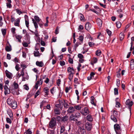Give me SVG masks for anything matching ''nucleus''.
<instances>
[{"mask_svg": "<svg viewBox=\"0 0 134 134\" xmlns=\"http://www.w3.org/2000/svg\"><path fill=\"white\" fill-rule=\"evenodd\" d=\"M114 128L116 134H120L121 130L120 126L118 124H116L114 125Z\"/></svg>", "mask_w": 134, "mask_h": 134, "instance_id": "obj_1", "label": "nucleus"}, {"mask_svg": "<svg viewBox=\"0 0 134 134\" xmlns=\"http://www.w3.org/2000/svg\"><path fill=\"white\" fill-rule=\"evenodd\" d=\"M56 120L55 118L53 117L51 119L49 122L50 127L52 129L56 125Z\"/></svg>", "mask_w": 134, "mask_h": 134, "instance_id": "obj_2", "label": "nucleus"}, {"mask_svg": "<svg viewBox=\"0 0 134 134\" xmlns=\"http://www.w3.org/2000/svg\"><path fill=\"white\" fill-rule=\"evenodd\" d=\"M83 115L86 116L90 113L87 107H85L83 110L80 112Z\"/></svg>", "mask_w": 134, "mask_h": 134, "instance_id": "obj_3", "label": "nucleus"}, {"mask_svg": "<svg viewBox=\"0 0 134 134\" xmlns=\"http://www.w3.org/2000/svg\"><path fill=\"white\" fill-rule=\"evenodd\" d=\"M126 104L128 105H129V108L130 109V113L131 112V106L133 105V102L132 101H130V100L129 99L127 100L125 102Z\"/></svg>", "mask_w": 134, "mask_h": 134, "instance_id": "obj_4", "label": "nucleus"}, {"mask_svg": "<svg viewBox=\"0 0 134 134\" xmlns=\"http://www.w3.org/2000/svg\"><path fill=\"white\" fill-rule=\"evenodd\" d=\"M60 134H63L64 133H65V125L63 124L62 125H60Z\"/></svg>", "mask_w": 134, "mask_h": 134, "instance_id": "obj_5", "label": "nucleus"}, {"mask_svg": "<svg viewBox=\"0 0 134 134\" xmlns=\"http://www.w3.org/2000/svg\"><path fill=\"white\" fill-rule=\"evenodd\" d=\"M92 125L88 122H87L85 124V128L88 131H90L92 129Z\"/></svg>", "mask_w": 134, "mask_h": 134, "instance_id": "obj_6", "label": "nucleus"}, {"mask_svg": "<svg viewBox=\"0 0 134 134\" xmlns=\"http://www.w3.org/2000/svg\"><path fill=\"white\" fill-rule=\"evenodd\" d=\"M25 24L26 27L28 29H29V18L28 16L25 15L24 16Z\"/></svg>", "mask_w": 134, "mask_h": 134, "instance_id": "obj_7", "label": "nucleus"}, {"mask_svg": "<svg viewBox=\"0 0 134 134\" xmlns=\"http://www.w3.org/2000/svg\"><path fill=\"white\" fill-rule=\"evenodd\" d=\"M4 89L5 90L4 94L5 95L7 94H9L10 93V89H9L7 86L5 85L4 86Z\"/></svg>", "mask_w": 134, "mask_h": 134, "instance_id": "obj_8", "label": "nucleus"}, {"mask_svg": "<svg viewBox=\"0 0 134 134\" xmlns=\"http://www.w3.org/2000/svg\"><path fill=\"white\" fill-rule=\"evenodd\" d=\"M20 18L17 19L15 21L14 23V25L16 26L19 27L20 26L19 23H20Z\"/></svg>", "mask_w": 134, "mask_h": 134, "instance_id": "obj_9", "label": "nucleus"}, {"mask_svg": "<svg viewBox=\"0 0 134 134\" xmlns=\"http://www.w3.org/2000/svg\"><path fill=\"white\" fill-rule=\"evenodd\" d=\"M67 71L68 72H70L71 74H74L75 73V70L72 67H69L68 68Z\"/></svg>", "mask_w": 134, "mask_h": 134, "instance_id": "obj_10", "label": "nucleus"}, {"mask_svg": "<svg viewBox=\"0 0 134 134\" xmlns=\"http://www.w3.org/2000/svg\"><path fill=\"white\" fill-rule=\"evenodd\" d=\"M91 27V25L89 22H87L85 24V28L87 30H90Z\"/></svg>", "mask_w": 134, "mask_h": 134, "instance_id": "obj_11", "label": "nucleus"}, {"mask_svg": "<svg viewBox=\"0 0 134 134\" xmlns=\"http://www.w3.org/2000/svg\"><path fill=\"white\" fill-rule=\"evenodd\" d=\"M10 106H11L13 109H16L17 106L16 102L15 100H14V102L11 105H10Z\"/></svg>", "mask_w": 134, "mask_h": 134, "instance_id": "obj_12", "label": "nucleus"}, {"mask_svg": "<svg viewBox=\"0 0 134 134\" xmlns=\"http://www.w3.org/2000/svg\"><path fill=\"white\" fill-rule=\"evenodd\" d=\"M75 110L74 108L73 107H70L67 110L68 113H71L73 112Z\"/></svg>", "mask_w": 134, "mask_h": 134, "instance_id": "obj_13", "label": "nucleus"}, {"mask_svg": "<svg viewBox=\"0 0 134 134\" xmlns=\"http://www.w3.org/2000/svg\"><path fill=\"white\" fill-rule=\"evenodd\" d=\"M96 21L98 25L99 26L101 27L102 24V20L100 18H98L97 19Z\"/></svg>", "mask_w": 134, "mask_h": 134, "instance_id": "obj_14", "label": "nucleus"}, {"mask_svg": "<svg viewBox=\"0 0 134 134\" xmlns=\"http://www.w3.org/2000/svg\"><path fill=\"white\" fill-rule=\"evenodd\" d=\"M36 65L40 67H42L44 65V64L42 62H39L38 61H37L36 62Z\"/></svg>", "mask_w": 134, "mask_h": 134, "instance_id": "obj_15", "label": "nucleus"}, {"mask_svg": "<svg viewBox=\"0 0 134 134\" xmlns=\"http://www.w3.org/2000/svg\"><path fill=\"white\" fill-rule=\"evenodd\" d=\"M7 114L9 115V117L11 118H13V114L11 110L10 109H8L7 111Z\"/></svg>", "mask_w": 134, "mask_h": 134, "instance_id": "obj_16", "label": "nucleus"}, {"mask_svg": "<svg viewBox=\"0 0 134 134\" xmlns=\"http://www.w3.org/2000/svg\"><path fill=\"white\" fill-rule=\"evenodd\" d=\"M86 118L87 120L90 121H92L93 120V118L92 116L90 114L88 115Z\"/></svg>", "mask_w": 134, "mask_h": 134, "instance_id": "obj_17", "label": "nucleus"}, {"mask_svg": "<svg viewBox=\"0 0 134 134\" xmlns=\"http://www.w3.org/2000/svg\"><path fill=\"white\" fill-rule=\"evenodd\" d=\"M14 102V101L12 99L10 98H9L7 100V102L8 104L10 105L12 104Z\"/></svg>", "mask_w": 134, "mask_h": 134, "instance_id": "obj_18", "label": "nucleus"}, {"mask_svg": "<svg viewBox=\"0 0 134 134\" xmlns=\"http://www.w3.org/2000/svg\"><path fill=\"white\" fill-rule=\"evenodd\" d=\"M32 20L33 21V23H34L35 28L36 29L37 28H38V23L36 22L33 18H32Z\"/></svg>", "mask_w": 134, "mask_h": 134, "instance_id": "obj_19", "label": "nucleus"}, {"mask_svg": "<svg viewBox=\"0 0 134 134\" xmlns=\"http://www.w3.org/2000/svg\"><path fill=\"white\" fill-rule=\"evenodd\" d=\"M43 91L45 93V95L46 96H47L48 95L49 89L47 87H44L43 89Z\"/></svg>", "mask_w": 134, "mask_h": 134, "instance_id": "obj_20", "label": "nucleus"}, {"mask_svg": "<svg viewBox=\"0 0 134 134\" xmlns=\"http://www.w3.org/2000/svg\"><path fill=\"white\" fill-rule=\"evenodd\" d=\"M55 114L56 115H58L60 114V112L59 109L57 108H55L54 109Z\"/></svg>", "mask_w": 134, "mask_h": 134, "instance_id": "obj_21", "label": "nucleus"}, {"mask_svg": "<svg viewBox=\"0 0 134 134\" xmlns=\"http://www.w3.org/2000/svg\"><path fill=\"white\" fill-rule=\"evenodd\" d=\"M34 18L35 19V20L37 23L39 22L41 20V19L37 16L35 15L34 16Z\"/></svg>", "mask_w": 134, "mask_h": 134, "instance_id": "obj_22", "label": "nucleus"}, {"mask_svg": "<svg viewBox=\"0 0 134 134\" xmlns=\"http://www.w3.org/2000/svg\"><path fill=\"white\" fill-rule=\"evenodd\" d=\"M5 73L6 76L9 79L11 78V76L10 75V73L7 70H5Z\"/></svg>", "mask_w": 134, "mask_h": 134, "instance_id": "obj_23", "label": "nucleus"}, {"mask_svg": "<svg viewBox=\"0 0 134 134\" xmlns=\"http://www.w3.org/2000/svg\"><path fill=\"white\" fill-rule=\"evenodd\" d=\"M68 117L67 116H64L63 118H62V120H61V121H62L64 122L67 121L68 120Z\"/></svg>", "mask_w": 134, "mask_h": 134, "instance_id": "obj_24", "label": "nucleus"}, {"mask_svg": "<svg viewBox=\"0 0 134 134\" xmlns=\"http://www.w3.org/2000/svg\"><path fill=\"white\" fill-rule=\"evenodd\" d=\"M79 15H80L79 16L80 17V20L81 21H85V17H84L83 15L82 14H81V13H80L79 14Z\"/></svg>", "mask_w": 134, "mask_h": 134, "instance_id": "obj_25", "label": "nucleus"}, {"mask_svg": "<svg viewBox=\"0 0 134 134\" xmlns=\"http://www.w3.org/2000/svg\"><path fill=\"white\" fill-rule=\"evenodd\" d=\"M79 129H80V131L81 134H84L85 132V130L84 128H82L80 127H79Z\"/></svg>", "mask_w": 134, "mask_h": 134, "instance_id": "obj_26", "label": "nucleus"}, {"mask_svg": "<svg viewBox=\"0 0 134 134\" xmlns=\"http://www.w3.org/2000/svg\"><path fill=\"white\" fill-rule=\"evenodd\" d=\"M5 50L7 52L10 51L12 50L11 46H7L5 47Z\"/></svg>", "mask_w": 134, "mask_h": 134, "instance_id": "obj_27", "label": "nucleus"}, {"mask_svg": "<svg viewBox=\"0 0 134 134\" xmlns=\"http://www.w3.org/2000/svg\"><path fill=\"white\" fill-rule=\"evenodd\" d=\"M70 121H77V120L75 118L74 116L71 115L70 117Z\"/></svg>", "mask_w": 134, "mask_h": 134, "instance_id": "obj_28", "label": "nucleus"}, {"mask_svg": "<svg viewBox=\"0 0 134 134\" xmlns=\"http://www.w3.org/2000/svg\"><path fill=\"white\" fill-rule=\"evenodd\" d=\"M91 103L94 106H96V104L94 103V98L93 96H91Z\"/></svg>", "mask_w": 134, "mask_h": 134, "instance_id": "obj_29", "label": "nucleus"}, {"mask_svg": "<svg viewBox=\"0 0 134 134\" xmlns=\"http://www.w3.org/2000/svg\"><path fill=\"white\" fill-rule=\"evenodd\" d=\"M34 56L35 57H38L40 55V53L38 51H34Z\"/></svg>", "mask_w": 134, "mask_h": 134, "instance_id": "obj_30", "label": "nucleus"}, {"mask_svg": "<svg viewBox=\"0 0 134 134\" xmlns=\"http://www.w3.org/2000/svg\"><path fill=\"white\" fill-rule=\"evenodd\" d=\"M81 108L82 106L80 105H75L74 106V108L77 110H79Z\"/></svg>", "mask_w": 134, "mask_h": 134, "instance_id": "obj_31", "label": "nucleus"}, {"mask_svg": "<svg viewBox=\"0 0 134 134\" xmlns=\"http://www.w3.org/2000/svg\"><path fill=\"white\" fill-rule=\"evenodd\" d=\"M111 119L115 122H117V120L116 119L114 115H111Z\"/></svg>", "mask_w": 134, "mask_h": 134, "instance_id": "obj_32", "label": "nucleus"}, {"mask_svg": "<svg viewBox=\"0 0 134 134\" xmlns=\"http://www.w3.org/2000/svg\"><path fill=\"white\" fill-rule=\"evenodd\" d=\"M101 54V51L100 50H98L96 51V54L98 56H99Z\"/></svg>", "mask_w": 134, "mask_h": 134, "instance_id": "obj_33", "label": "nucleus"}, {"mask_svg": "<svg viewBox=\"0 0 134 134\" xmlns=\"http://www.w3.org/2000/svg\"><path fill=\"white\" fill-rule=\"evenodd\" d=\"M117 27L118 28L120 27L121 26V24L119 21H118L116 23Z\"/></svg>", "mask_w": 134, "mask_h": 134, "instance_id": "obj_34", "label": "nucleus"}, {"mask_svg": "<svg viewBox=\"0 0 134 134\" xmlns=\"http://www.w3.org/2000/svg\"><path fill=\"white\" fill-rule=\"evenodd\" d=\"M119 37L121 40H122L124 38V34L122 33H120L119 35Z\"/></svg>", "mask_w": 134, "mask_h": 134, "instance_id": "obj_35", "label": "nucleus"}, {"mask_svg": "<svg viewBox=\"0 0 134 134\" xmlns=\"http://www.w3.org/2000/svg\"><path fill=\"white\" fill-rule=\"evenodd\" d=\"M81 44V43L79 42H76V43L74 45V47H75V50H76V48L78 47L79 45Z\"/></svg>", "mask_w": 134, "mask_h": 134, "instance_id": "obj_36", "label": "nucleus"}, {"mask_svg": "<svg viewBox=\"0 0 134 134\" xmlns=\"http://www.w3.org/2000/svg\"><path fill=\"white\" fill-rule=\"evenodd\" d=\"M62 103L63 104L64 107L66 108H67L68 105V104L67 103H66L65 100H64L62 102Z\"/></svg>", "mask_w": 134, "mask_h": 134, "instance_id": "obj_37", "label": "nucleus"}, {"mask_svg": "<svg viewBox=\"0 0 134 134\" xmlns=\"http://www.w3.org/2000/svg\"><path fill=\"white\" fill-rule=\"evenodd\" d=\"M13 85H14V88L15 89L18 88V87L19 85L17 83H16L15 82H14L13 83Z\"/></svg>", "mask_w": 134, "mask_h": 134, "instance_id": "obj_38", "label": "nucleus"}, {"mask_svg": "<svg viewBox=\"0 0 134 134\" xmlns=\"http://www.w3.org/2000/svg\"><path fill=\"white\" fill-rule=\"evenodd\" d=\"M113 115L115 117H117L118 116V112L115 110H114L113 112Z\"/></svg>", "mask_w": 134, "mask_h": 134, "instance_id": "obj_39", "label": "nucleus"}, {"mask_svg": "<svg viewBox=\"0 0 134 134\" xmlns=\"http://www.w3.org/2000/svg\"><path fill=\"white\" fill-rule=\"evenodd\" d=\"M114 94L115 95H118V90L116 88H114Z\"/></svg>", "mask_w": 134, "mask_h": 134, "instance_id": "obj_40", "label": "nucleus"}, {"mask_svg": "<svg viewBox=\"0 0 134 134\" xmlns=\"http://www.w3.org/2000/svg\"><path fill=\"white\" fill-rule=\"evenodd\" d=\"M19 65L18 64L16 63V66H15V68L17 71H19L20 69L19 67Z\"/></svg>", "mask_w": 134, "mask_h": 134, "instance_id": "obj_41", "label": "nucleus"}, {"mask_svg": "<svg viewBox=\"0 0 134 134\" xmlns=\"http://www.w3.org/2000/svg\"><path fill=\"white\" fill-rule=\"evenodd\" d=\"M116 107H120V104L119 102H117V101L116 100Z\"/></svg>", "mask_w": 134, "mask_h": 134, "instance_id": "obj_42", "label": "nucleus"}, {"mask_svg": "<svg viewBox=\"0 0 134 134\" xmlns=\"http://www.w3.org/2000/svg\"><path fill=\"white\" fill-rule=\"evenodd\" d=\"M21 38V36L20 35H18L16 37V39L18 40V41L20 42H21V40L19 39V38Z\"/></svg>", "mask_w": 134, "mask_h": 134, "instance_id": "obj_43", "label": "nucleus"}, {"mask_svg": "<svg viewBox=\"0 0 134 134\" xmlns=\"http://www.w3.org/2000/svg\"><path fill=\"white\" fill-rule=\"evenodd\" d=\"M2 32L3 35L4 36L6 34V30L5 29H2Z\"/></svg>", "mask_w": 134, "mask_h": 134, "instance_id": "obj_44", "label": "nucleus"}, {"mask_svg": "<svg viewBox=\"0 0 134 134\" xmlns=\"http://www.w3.org/2000/svg\"><path fill=\"white\" fill-rule=\"evenodd\" d=\"M107 32L108 35L110 36L111 35V31H110L108 29H107Z\"/></svg>", "mask_w": 134, "mask_h": 134, "instance_id": "obj_45", "label": "nucleus"}, {"mask_svg": "<svg viewBox=\"0 0 134 134\" xmlns=\"http://www.w3.org/2000/svg\"><path fill=\"white\" fill-rule=\"evenodd\" d=\"M61 82V80L60 79H59L57 81V85L59 86L60 85V82Z\"/></svg>", "mask_w": 134, "mask_h": 134, "instance_id": "obj_46", "label": "nucleus"}, {"mask_svg": "<svg viewBox=\"0 0 134 134\" xmlns=\"http://www.w3.org/2000/svg\"><path fill=\"white\" fill-rule=\"evenodd\" d=\"M40 93V92L39 90H38L37 91L35 95V98H36L37 97L39 94Z\"/></svg>", "mask_w": 134, "mask_h": 134, "instance_id": "obj_47", "label": "nucleus"}, {"mask_svg": "<svg viewBox=\"0 0 134 134\" xmlns=\"http://www.w3.org/2000/svg\"><path fill=\"white\" fill-rule=\"evenodd\" d=\"M80 116V114L79 112H77L75 114V117L77 118H79Z\"/></svg>", "mask_w": 134, "mask_h": 134, "instance_id": "obj_48", "label": "nucleus"}, {"mask_svg": "<svg viewBox=\"0 0 134 134\" xmlns=\"http://www.w3.org/2000/svg\"><path fill=\"white\" fill-rule=\"evenodd\" d=\"M79 39L82 42H83V36L82 35L80 36L79 38Z\"/></svg>", "mask_w": 134, "mask_h": 134, "instance_id": "obj_49", "label": "nucleus"}, {"mask_svg": "<svg viewBox=\"0 0 134 134\" xmlns=\"http://www.w3.org/2000/svg\"><path fill=\"white\" fill-rule=\"evenodd\" d=\"M56 120L58 122H59L60 121H61V120H62V118L60 116H57L56 118Z\"/></svg>", "mask_w": 134, "mask_h": 134, "instance_id": "obj_50", "label": "nucleus"}, {"mask_svg": "<svg viewBox=\"0 0 134 134\" xmlns=\"http://www.w3.org/2000/svg\"><path fill=\"white\" fill-rule=\"evenodd\" d=\"M71 88L70 87L69 88L67 87L65 88V91L66 93H67L68 92L69 90H70Z\"/></svg>", "mask_w": 134, "mask_h": 134, "instance_id": "obj_51", "label": "nucleus"}, {"mask_svg": "<svg viewBox=\"0 0 134 134\" xmlns=\"http://www.w3.org/2000/svg\"><path fill=\"white\" fill-rule=\"evenodd\" d=\"M68 62L70 63L71 64H72L73 63V59L70 57H69Z\"/></svg>", "mask_w": 134, "mask_h": 134, "instance_id": "obj_52", "label": "nucleus"}, {"mask_svg": "<svg viewBox=\"0 0 134 134\" xmlns=\"http://www.w3.org/2000/svg\"><path fill=\"white\" fill-rule=\"evenodd\" d=\"M88 44L89 46L90 47H91L93 46L94 45V43L93 42H88Z\"/></svg>", "mask_w": 134, "mask_h": 134, "instance_id": "obj_53", "label": "nucleus"}, {"mask_svg": "<svg viewBox=\"0 0 134 134\" xmlns=\"http://www.w3.org/2000/svg\"><path fill=\"white\" fill-rule=\"evenodd\" d=\"M30 31L32 33H33L35 35V36L37 37H38L39 36V35L38 34V33H37V32H34L33 31H31V30H30Z\"/></svg>", "mask_w": 134, "mask_h": 134, "instance_id": "obj_54", "label": "nucleus"}, {"mask_svg": "<svg viewBox=\"0 0 134 134\" xmlns=\"http://www.w3.org/2000/svg\"><path fill=\"white\" fill-rule=\"evenodd\" d=\"M26 133H27V134H31L32 132L30 129H29L27 130Z\"/></svg>", "mask_w": 134, "mask_h": 134, "instance_id": "obj_55", "label": "nucleus"}, {"mask_svg": "<svg viewBox=\"0 0 134 134\" xmlns=\"http://www.w3.org/2000/svg\"><path fill=\"white\" fill-rule=\"evenodd\" d=\"M59 63L60 65L62 66L64 65L65 64V62L63 61H60Z\"/></svg>", "mask_w": 134, "mask_h": 134, "instance_id": "obj_56", "label": "nucleus"}, {"mask_svg": "<svg viewBox=\"0 0 134 134\" xmlns=\"http://www.w3.org/2000/svg\"><path fill=\"white\" fill-rule=\"evenodd\" d=\"M6 121L7 123L9 124H11L12 123L11 120L9 118H6Z\"/></svg>", "mask_w": 134, "mask_h": 134, "instance_id": "obj_57", "label": "nucleus"}, {"mask_svg": "<svg viewBox=\"0 0 134 134\" xmlns=\"http://www.w3.org/2000/svg\"><path fill=\"white\" fill-rule=\"evenodd\" d=\"M16 12L19 15H20L22 13V12L20 10H19L18 9H16Z\"/></svg>", "mask_w": 134, "mask_h": 134, "instance_id": "obj_58", "label": "nucleus"}, {"mask_svg": "<svg viewBox=\"0 0 134 134\" xmlns=\"http://www.w3.org/2000/svg\"><path fill=\"white\" fill-rule=\"evenodd\" d=\"M83 29V25H80L79 26L78 29L80 30H81Z\"/></svg>", "mask_w": 134, "mask_h": 134, "instance_id": "obj_59", "label": "nucleus"}, {"mask_svg": "<svg viewBox=\"0 0 134 134\" xmlns=\"http://www.w3.org/2000/svg\"><path fill=\"white\" fill-rule=\"evenodd\" d=\"M78 57L80 59H82L83 57V55L81 54H79L78 55Z\"/></svg>", "mask_w": 134, "mask_h": 134, "instance_id": "obj_60", "label": "nucleus"}, {"mask_svg": "<svg viewBox=\"0 0 134 134\" xmlns=\"http://www.w3.org/2000/svg\"><path fill=\"white\" fill-rule=\"evenodd\" d=\"M120 84V80L119 79H118L116 80V85L117 86L119 87V86Z\"/></svg>", "mask_w": 134, "mask_h": 134, "instance_id": "obj_61", "label": "nucleus"}, {"mask_svg": "<svg viewBox=\"0 0 134 134\" xmlns=\"http://www.w3.org/2000/svg\"><path fill=\"white\" fill-rule=\"evenodd\" d=\"M7 59L10 60L11 59V55L9 54H7Z\"/></svg>", "mask_w": 134, "mask_h": 134, "instance_id": "obj_62", "label": "nucleus"}, {"mask_svg": "<svg viewBox=\"0 0 134 134\" xmlns=\"http://www.w3.org/2000/svg\"><path fill=\"white\" fill-rule=\"evenodd\" d=\"M19 60L17 58L15 57L13 61L15 63L19 62Z\"/></svg>", "mask_w": 134, "mask_h": 134, "instance_id": "obj_63", "label": "nucleus"}, {"mask_svg": "<svg viewBox=\"0 0 134 134\" xmlns=\"http://www.w3.org/2000/svg\"><path fill=\"white\" fill-rule=\"evenodd\" d=\"M15 28L13 27L11 29V31L14 34L15 33Z\"/></svg>", "mask_w": 134, "mask_h": 134, "instance_id": "obj_64", "label": "nucleus"}]
</instances>
